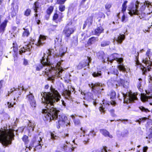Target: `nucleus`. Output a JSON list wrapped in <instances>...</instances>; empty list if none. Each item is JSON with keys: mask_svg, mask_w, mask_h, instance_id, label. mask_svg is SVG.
Listing matches in <instances>:
<instances>
[{"mask_svg": "<svg viewBox=\"0 0 152 152\" xmlns=\"http://www.w3.org/2000/svg\"><path fill=\"white\" fill-rule=\"evenodd\" d=\"M51 92L41 93L42 97L41 103L45 106V108L42 110L43 114V119L46 121L50 122L52 120H57L60 125H64L67 118L64 116L58 115L59 111L54 107V104L60 100L61 96L58 91L51 86Z\"/></svg>", "mask_w": 152, "mask_h": 152, "instance_id": "nucleus-1", "label": "nucleus"}, {"mask_svg": "<svg viewBox=\"0 0 152 152\" xmlns=\"http://www.w3.org/2000/svg\"><path fill=\"white\" fill-rule=\"evenodd\" d=\"M61 64V63L59 62L57 63L56 67L51 69L50 66H48L50 64V62L47 59H45V57H42V59L41 60L40 63L37 67L36 70L39 71L43 67L47 66L48 67L45 69V74L48 77L49 80H53L54 78L60 77L61 76L63 69L60 66Z\"/></svg>", "mask_w": 152, "mask_h": 152, "instance_id": "nucleus-2", "label": "nucleus"}, {"mask_svg": "<svg viewBox=\"0 0 152 152\" xmlns=\"http://www.w3.org/2000/svg\"><path fill=\"white\" fill-rule=\"evenodd\" d=\"M14 134L11 131H1L0 132V142L5 146L11 144L12 140H14Z\"/></svg>", "mask_w": 152, "mask_h": 152, "instance_id": "nucleus-3", "label": "nucleus"}, {"mask_svg": "<svg viewBox=\"0 0 152 152\" xmlns=\"http://www.w3.org/2000/svg\"><path fill=\"white\" fill-rule=\"evenodd\" d=\"M118 54L116 53H114L111 56L113 59H111L107 57V55L104 57V58L102 60V61L104 63H106L107 62H110L111 63L113 62V61L115 60L120 64L118 66V69L120 70L123 72H127L126 69L124 66H123V64H121V63L123 61V59L122 58H118Z\"/></svg>", "mask_w": 152, "mask_h": 152, "instance_id": "nucleus-4", "label": "nucleus"}, {"mask_svg": "<svg viewBox=\"0 0 152 152\" xmlns=\"http://www.w3.org/2000/svg\"><path fill=\"white\" fill-rule=\"evenodd\" d=\"M122 94L124 97V103L127 104L134 102L137 99L136 95L132 92H128L126 94L122 93Z\"/></svg>", "mask_w": 152, "mask_h": 152, "instance_id": "nucleus-5", "label": "nucleus"}, {"mask_svg": "<svg viewBox=\"0 0 152 152\" xmlns=\"http://www.w3.org/2000/svg\"><path fill=\"white\" fill-rule=\"evenodd\" d=\"M42 139L40 137H37L33 140L32 144L31 145L29 146L28 147L26 146V148H28L29 150L32 148V147H35L34 148V151H36L37 149H40L42 148Z\"/></svg>", "mask_w": 152, "mask_h": 152, "instance_id": "nucleus-6", "label": "nucleus"}, {"mask_svg": "<svg viewBox=\"0 0 152 152\" xmlns=\"http://www.w3.org/2000/svg\"><path fill=\"white\" fill-rule=\"evenodd\" d=\"M90 87L92 90L95 93H101V91L104 90L105 85L104 84L97 83H92Z\"/></svg>", "mask_w": 152, "mask_h": 152, "instance_id": "nucleus-7", "label": "nucleus"}, {"mask_svg": "<svg viewBox=\"0 0 152 152\" xmlns=\"http://www.w3.org/2000/svg\"><path fill=\"white\" fill-rule=\"evenodd\" d=\"M142 62L145 64V66L140 64V68L142 70L143 74H145V73L147 72V70L149 71L151 70V68L150 67L152 66V63L150 60H149L148 58L143 59Z\"/></svg>", "mask_w": 152, "mask_h": 152, "instance_id": "nucleus-8", "label": "nucleus"}, {"mask_svg": "<svg viewBox=\"0 0 152 152\" xmlns=\"http://www.w3.org/2000/svg\"><path fill=\"white\" fill-rule=\"evenodd\" d=\"M139 2L137 1L135 4L131 3L130 6L128 8V10H129V14L132 16L133 15H138V8Z\"/></svg>", "mask_w": 152, "mask_h": 152, "instance_id": "nucleus-9", "label": "nucleus"}, {"mask_svg": "<svg viewBox=\"0 0 152 152\" xmlns=\"http://www.w3.org/2000/svg\"><path fill=\"white\" fill-rule=\"evenodd\" d=\"M71 22H69L66 26L64 29L63 33L67 37H69L71 34L74 31V29L73 27L70 26L72 25Z\"/></svg>", "mask_w": 152, "mask_h": 152, "instance_id": "nucleus-10", "label": "nucleus"}, {"mask_svg": "<svg viewBox=\"0 0 152 152\" xmlns=\"http://www.w3.org/2000/svg\"><path fill=\"white\" fill-rule=\"evenodd\" d=\"M110 104L115 106L116 104V102L114 101H112L111 102H107L104 100L103 102V104H101L99 107V110L101 112H105V108H108Z\"/></svg>", "mask_w": 152, "mask_h": 152, "instance_id": "nucleus-11", "label": "nucleus"}, {"mask_svg": "<svg viewBox=\"0 0 152 152\" xmlns=\"http://www.w3.org/2000/svg\"><path fill=\"white\" fill-rule=\"evenodd\" d=\"M29 93V94L26 96V99L29 102L31 107L34 108L36 107V102L33 94L31 93L30 91Z\"/></svg>", "mask_w": 152, "mask_h": 152, "instance_id": "nucleus-12", "label": "nucleus"}, {"mask_svg": "<svg viewBox=\"0 0 152 152\" xmlns=\"http://www.w3.org/2000/svg\"><path fill=\"white\" fill-rule=\"evenodd\" d=\"M146 94H142L141 96V99L143 102L148 101V99L152 98V91L148 90L145 91Z\"/></svg>", "mask_w": 152, "mask_h": 152, "instance_id": "nucleus-13", "label": "nucleus"}, {"mask_svg": "<svg viewBox=\"0 0 152 152\" xmlns=\"http://www.w3.org/2000/svg\"><path fill=\"white\" fill-rule=\"evenodd\" d=\"M32 43V44H34L33 42ZM31 44V42L27 45H25L22 48H21L19 51V54L20 55H22V53H25L26 51H30L31 50L33 47Z\"/></svg>", "mask_w": 152, "mask_h": 152, "instance_id": "nucleus-14", "label": "nucleus"}, {"mask_svg": "<svg viewBox=\"0 0 152 152\" xmlns=\"http://www.w3.org/2000/svg\"><path fill=\"white\" fill-rule=\"evenodd\" d=\"M87 59H88L86 60V62L82 61L79 63L77 66V68L78 69H80L86 66H89V63L91 62V59L88 57H87Z\"/></svg>", "mask_w": 152, "mask_h": 152, "instance_id": "nucleus-15", "label": "nucleus"}, {"mask_svg": "<svg viewBox=\"0 0 152 152\" xmlns=\"http://www.w3.org/2000/svg\"><path fill=\"white\" fill-rule=\"evenodd\" d=\"M67 144H68V143L67 142H66L65 143L61 145V148L66 151V152H72L73 150V149L72 148V147L71 145L68 146Z\"/></svg>", "mask_w": 152, "mask_h": 152, "instance_id": "nucleus-16", "label": "nucleus"}, {"mask_svg": "<svg viewBox=\"0 0 152 152\" xmlns=\"http://www.w3.org/2000/svg\"><path fill=\"white\" fill-rule=\"evenodd\" d=\"M46 37L45 36L40 35L39 37L37 42L35 44V45L37 46L42 45L45 42L44 41L46 40Z\"/></svg>", "mask_w": 152, "mask_h": 152, "instance_id": "nucleus-17", "label": "nucleus"}, {"mask_svg": "<svg viewBox=\"0 0 152 152\" xmlns=\"http://www.w3.org/2000/svg\"><path fill=\"white\" fill-rule=\"evenodd\" d=\"M55 53V51L53 49H50L48 50L47 52V54L46 55L44 53V56L43 57H44L45 58V59H47L48 60V59L49 58V57L50 56H52L53 57H54Z\"/></svg>", "mask_w": 152, "mask_h": 152, "instance_id": "nucleus-18", "label": "nucleus"}, {"mask_svg": "<svg viewBox=\"0 0 152 152\" xmlns=\"http://www.w3.org/2000/svg\"><path fill=\"white\" fill-rule=\"evenodd\" d=\"M71 117L73 120V121L75 124V125H78L80 124V122L79 118L80 117H78L75 115H72L71 116Z\"/></svg>", "mask_w": 152, "mask_h": 152, "instance_id": "nucleus-19", "label": "nucleus"}, {"mask_svg": "<svg viewBox=\"0 0 152 152\" xmlns=\"http://www.w3.org/2000/svg\"><path fill=\"white\" fill-rule=\"evenodd\" d=\"M44 4V0H38L34 3L35 8L34 10L35 12H37V9L38 8L39 6H41Z\"/></svg>", "mask_w": 152, "mask_h": 152, "instance_id": "nucleus-20", "label": "nucleus"}, {"mask_svg": "<svg viewBox=\"0 0 152 152\" xmlns=\"http://www.w3.org/2000/svg\"><path fill=\"white\" fill-rule=\"evenodd\" d=\"M118 83L121 84L124 88H127L129 84V81L127 80H124L122 79H120L118 81Z\"/></svg>", "mask_w": 152, "mask_h": 152, "instance_id": "nucleus-21", "label": "nucleus"}, {"mask_svg": "<svg viewBox=\"0 0 152 152\" xmlns=\"http://www.w3.org/2000/svg\"><path fill=\"white\" fill-rule=\"evenodd\" d=\"M8 20L5 19L4 21L0 25V33H4V31L5 28L7 25Z\"/></svg>", "mask_w": 152, "mask_h": 152, "instance_id": "nucleus-22", "label": "nucleus"}, {"mask_svg": "<svg viewBox=\"0 0 152 152\" xmlns=\"http://www.w3.org/2000/svg\"><path fill=\"white\" fill-rule=\"evenodd\" d=\"M125 35L124 34H120L117 38H115V40L119 44H121L123 41L125 39Z\"/></svg>", "mask_w": 152, "mask_h": 152, "instance_id": "nucleus-23", "label": "nucleus"}, {"mask_svg": "<svg viewBox=\"0 0 152 152\" xmlns=\"http://www.w3.org/2000/svg\"><path fill=\"white\" fill-rule=\"evenodd\" d=\"M100 132L105 137H108L110 138H112L113 136L112 135H110L109 132L106 129H104L100 130Z\"/></svg>", "mask_w": 152, "mask_h": 152, "instance_id": "nucleus-24", "label": "nucleus"}, {"mask_svg": "<svg viewBox=\"0 0 152 152\" xmlns=\"http://www.w3.org/2000/svg\"><path fill=\"white\" fill-rule=\"evenodd\" d=\"M104 29L102 27H99L96 28L94 30V34L99 36L100 34L103 32Z\"/></svg>", "mask_w": 152, "mask_h": 152, "instance_id": "nucleus-25", "label": "nucleus"}, {"mask_svg": "<svg viewBox=\"0 0 152 152\" xmlns=\"http://www.w3.org/2000/svg\"><path fill=\"white\" fill-rule=\"evenodd\" d=\"M98 38L97 37H92L88 39V44L89 45H91L92 44L98 41Z\"/></svg>", "mask_w": 152, "mask_h": 152, "instance_id": "nucleus-26", "label": "nucleus"}, {"mask_svg": "<svg viewBox=\"0 0 152 152\" xmlns=\"http://www.w3.org/2000/svg\"><path fill=\"white\" fill-rule=\"evenodd\" d=\"M35 125L36 124H35V123L34 121H29V123L28 124V129L29 131H33Z\"/></svg>", "mask_w": 152, "mask_h": 152, "instance_id": "nucleus-27", "label": "nucleus"}, {"mask_svg": "<svg viewBox=\"0 0 152 152\" xmlns=\"http://www.w3.org/2000/svg\"><path fill=\"white\" fill-rule=\"evenodd\" d=\"M63 95L67 99H69L71 98V92L69 90H65L63 93Z\"/></svg>", "mask_w": 152, "mask_h": 152, "instance_id": "nucleus-28", "label": "nucleus"}, {"mask_svg": "<svg viewBox=\"0 0 152 152\" xmlns=\"http://www.w3.org/2000/svg\"><path fill=\"white\" fill-rule=\"evenodd\" d=\"M109 73L117 75L118 74V70L117 69H115L113 66L110 69V72H108V74Z\"/></svg>", "mask_w": 152, "mask_h": 152, "instance_id": "nucleus-29", "label": "nucleus"}, {"mask_svg": "<svg viewBox=\"0 0 152 152\" xmlns=\"http://www.w3.org/2000/svg\"><path fill=\"white\" fill-rule=\"evenodd\" d=\"M92 75L94 77H99L101 78L102 77V73L101 71L95 72L92 74Z\"/></svg>", "mask_w": 152, "mask_h": 152, "instance_id": "nucleus-30", "label": "nucleus"}, {"mask_svg": "<svg viewBox=\"0 0 152 152\" xmlns=\"http://www.w3.org/2000/svg\"><path fill=\"white\" fill-rule=\"evenodd\" d=\"M106 56V55L102 51L99 52L97 54L98 58L102 60L104 58V57H105Z\"/></svg>", "mask_w": 152, "mask_h": 152, "instance_id": "nucleus-31", "label": "nucleus"}, {"mask_svg": "<svg viewBox=\"0 0 152 152\" xmlns=\"http://www.w3.org/2000/svg\"><path fill=\"white\" fill-rule=\"evenodd\" d=\"M13 50L14 53H13V56L14 58V60L15 61L17 59L18 49L16 47H13Z\"/></svg>", "mask_w": 152, "mask_h": 152, "instance_id": "nucleus-32", "label": "nucleus"}, {"mask_svg": "<svg viewBox=\"0 0 152 152\" xmlns=\"http://www.w3.org/2000/svg\"><path fill=\"white\" fill-rule=\"evenodd\" d=\"M62 41V38L61 36L56 37L55 39V44L57 45L60 44Z\"/></svg>", "mask_w": 152, "mask_h": 152, "instance_id": "nucleus-33", "label": "nucleus"}, {"mask_svg": "<svg viewBox=\"0 0 152 152\" xmlns=\"http://www.w3.org/2000/svg\"><path fill=\"white\" fill-rule=\"evenodd\" d=\"M110 42L108 41H104L101 43V46L102 47H104L110 44Z\"/></svg>", "mask_w": 152, "mask_h": 152, "instance_id": "nucleus-34", "label": "nucleus"}, {"mask_svg": "<svg viewBox=\"0 0 152 152\" xmlns=\"http://www.w3.org/2000/svg\"><path fill=\"white\" fill-rule=\"evenodd\" d=\"M53 7L50 6L47 10V14L50 15L53 12Z\"/></svg>", "mask_w": 152, "mask_h": 152, "instance_id": "nucleus-35", "label": "nucleus"}, {"mask_svg": "<svg viewBox=\"0 0 152 152\" xmlns=\"http://www.w3.org/2000/svg\"><path fill=\"white\" fill-rule=\"evenodd\" d=\"M24 31L23 32V36L24 37H28L29 34L30 33L29 30L27 29L24 28Z\"/></svg>", "mask_w": 152, "mask_h": 152, "instance_id": "nucleus-36", "label": "nucleus"}, {"mask_svg": "<svg viewBox=\"0 0 152 152\" xmlns=\"http://www.w3.org/2000/svg\"><path fill=\"white\" fill-rule=\"evenodd\" d=\"M151 3L149 2L148 1H145L144 3V4L142 6V8L144 9L146 6L148 7L149 6H151Z\"/></svg>", "mask_w": 152, "mask_h": 152, "instance_id": "nucleus-37", "label": "nucleus"}, {"mask_svg": "<svg viewBox=\"0 0 152 152\" xmlns=\"http://www.w3.org/2000/svg\"><path fill=\"white\" fill-rule=\"evenodd\" d=\"M139 108L142 112L146 113L150 112V110L146 108L143 106H140L139 107Z\"/></svg>", "mask_w": 152, "mask_h": 152, "instance_id": "nucleus-38", "label": "nucleus"}, {"mask_svg": "<svg viewBox=\"0 0 152 152\" xmlns=\"http://www.w3.org/2000/svg\"><path fill=\"white\" fill-rule=\"evenodd\" d=\"M127 2V1H125L124 2L123 4L122 5V11L123 12H124V11H126V7H127L126 4Z\"/></svg>", "mask_w": 152, "mask_h": 152, "instance_id": "nucleus-39", "label": "nucleus"}, {"mask_svg": "<svg viewBox=\"0 0 152 152\" xmlns=\"http://www.w3.org/2000/svg\"><path fill=\"white\" fill-rule=\"evenodd\" d=\"M146 55L148 57L149 59V60H151V58L152 56V53L151 52L150 50L149 49H148L147 50L146 53Z\"/></svg>", "mask_w": 152, "mask_h": 152, "instance_id": "nucleus-40", "label": "nucleus"}, {"mask_svg": "<svg viewBox=\"0 0 152 152\" xmlns=\"http://www.w3.org/2000/svg\"><path fill=\"white\" fill-rule=\"evenodd\" d=\"M59 10L61 12L64 11L65 9V7L64 5L63 4L60 5L58 7Z\"/></svg>", "mask_w": 152, "mask_h": 152, "instance_id": "nucleus-41", "label": "nucleus"}, {"mask_svg": "<svg viewBox=\"0 0 152 152\" xmlns=\"http://www.w3.org/2000/svg\"><path fill=\"white\" fill-rule=\"evenodd\" d=\"M50 136L51 138L53 140H56L58 138V137L55 135L52 132L50 133Z\"/></svg>", "mask_w": 152, "mask_h": 152, "instance_id": "nucleus-42", "label": "nucleus"}, {"mask_svg": "<svg viewBox=\"0 0 152 152\" xmlns=\"http://www.w3.org/2000/svg\"><path fill=\"white\" fill-rule=\"evenodd\" d=\"M116 94L115 92L114 91H112L110 94V99H114L115 98Z\"/></svg>", "mask_w": 152, "mask_h": 152, "instance_id": "nucleus-43", "label": "nucleus"}, {"mask_svg": "<svg viewBox=\"0 0 152 152\" xmlns=\"http://www.w3.org/2000/svg\"><path fill=\"white\" fill-rule=\"evenodd\" d=\"M142 82V80L141 78L138 79V81L137 82V87L138 89H141L140 87L141 86V83Z\"/></svg>", "mask_w": 152, "mask_h": 152, "instance_id": "nucleus-44", "label": "nucleus"}, {"mask_svg": "<svg viewBox=\"0 0 152 152\" xmlns=\"http://www.w3.org/2000/svg\"><path fill=\"white\" fill-rule=\"evenodd\" d=\"M28 137L26 135H24L22 138L23 140L26 143H28Z\"/></svg>", "mask_w": 152, "mask_h": 152, "instance_id": "nucleus-45", "label": "nucleus"}, {"mask_svg": "<svg viewBox=\"0 0 152 152\" xmlns=\"http://www.w3.org/2000/svg\"><path fill=\"white\" fill-rule=\"evenodd\" d=\"M63 50H60L59 53V55L60 56H64L66 52V50L65 49L63 51Z\"/></svg>", "mask_w": 152, "mask_h": 152, "instance_id": "nucleus-46", "label": "nucleus"}, {"mask_svg": "<svg viewBox=\"0 0 152 152\" xmlns=\"http://www.w3.org/2000/svg\"><path fill=\"white\" fill-rule=\"evenodd\" d=\"M31 12V10L30 9H28L25 11L24 15L26 16H28L30 14Z\"/></svg>", "mask_w": 152, "mask_h": 152, "instance_id": "nucleus-47", "label": "nucleus"}, {"mask_svg": "<svg viewBox=\"0 0 152 152\" xmlns=\"http://www.w3.org/2000/svg\"><path fill=\"white\" fill-rule=\"evenodd\" d=\"M96 133L94 130H92L90 132L88 136L91 135L92 137H94L96 135Z\"/></svg>", "mask_w": 152, "mask_h": 152, "instance_id": "nucleus-48", "label": "nucleus"}, {"mask_svg": "<svg viewBox=\"0 0 152 152\" xmlns=\"http://www.w3.org/2000/svg\"><path fill=\"white\" fill-rule=\"evenodd\" d=\"M92 16H90L87 19V20H88V22H89L91 24L92 23Z\"/></svg>", "mask_w": 152, "mask_h": 152, "instance_id": "nucleus-49", "label": "nucleus"}, {"mask_svg": "<svg viewBox=\"0 0 152 152\" xmlns=\"http://www.w3.org/2000/svg\"><path fill=\"white\" fill-rule=\"evenodd\" d=\"M58 17V15L57 13H55L54 14L53 16V20H56L57 19Z\"/></svg>", "mask_w": 152, "mask_h": 152, "instance_id": "nucleus-50", "label": "nucleus"}, {"mask_svg": "<svg viewBox=\"0 0 152 152\" xmlns=\"http://www.w3.org/2000/svg\"><path fill=\"white\" fill-rule=\"evenodd\" d=\"M107 147H106L104 146H103L102 149H101V152H104V151L105 152H107Z\"/></svg>", "mask_w": 152, "mask_h": 152, "instance_id": "nucleus-51", "label": "nucleus"}, {"mask_svg": "<svg viewBox=\"0 0 152 152\" xmlns=\"http://www.w3.org/2000/svg\"><path fill=\"white\" fill-rule=\"evenodd\" d=\"M111 5L110 4H107L105 6V7L106 9L109 10L111 7Z\"/></svg>", "mask_w": 152, "mask_h": 152, "instance_id": "nucleus-52", "label": "nucleus"}, {"mask_svg": "<svg viewBox=\"0 0 152 152\" xmlns=\"http://www.w3.org/2000/svg\"><path fill=\"white\" fill-rule=\"evenodd\" d=\"M7 106L9 108L11 107H13V105L11 103H10V102H7Z\"/></svg>", "mask_w": 152, "mask_h": 152, "instance_id": "nucleus-53", "label": "nucleus"}, {"mask_svg": "<svg viewBox=\"0 0 152 152\" xmlns=\"http://www.w3.org/2000/svg\"><path fill=\"white\" fill-rule=\"evenodd\" d=\"M122 121V122L124 124H126V123L125 121H128V120L127 119H122V120H121L120 119H119V120H117V121Z\"/></svg>", "mask_w": 152, "mask_h": 152, "instance_id": "nucleus-54", "label": "nucleus"}, {"mask_svg": "<svg viewBox=\"0 0 152 152\" xmlns=\"http://www.w3.org/2000/svg\"><path fill=\"white\" fill-rule=\"evenodd\" d=\"M148 149V147L147 146L144 147L142 149L143 152H147Z\"/></svg>", "mask_w": 152, "mask_h": 152, "instance_id": "nucleus-55", "label": "nucleus"}, {"mask_svg": "<svg viewBox=\"0 0 152 152\" xmlns=\"http://www.w3.org/2000/svg\"><path fill=\"white\" fill-rule=\"evenodd\" d=\"M14 88H13V89H12L10 90H11V91L10 92V91H8V94L7 95H6V96H9L10 95V93L12 92H13V91H14V90H15V89H14Z\"/></svg>", "mask_w": 152, "mask_h": 152, "instance_id": "nucleus-56", "label": "nucleus"}, {"mask_svg": "<svg viewBox=\"0 0 152 152\" xmlns=\"http://www.w3.org/2000/svg\"><path fill=\"white\" fill-rule=\"evenodd\" d=\"M126 17L124 14L123 15L122 17L121 21L122 22H124L125 20Z\"/></svg>", "mask_w": 152, "mask_h": 152, "instance_id": "nucleus-57", "label": "nucleus"}, {"mask_svg": "<svg viewBox=\"0 0 152 152\" xmlns=\"http://www.w3.org/2000/svg\"><path fill=\"white\" fill-rule=\"evenodd\" d=\"M110 112L112 114V115L113 116H114V109L110 110Z\"/></svg>", "mask_w": 152, "mask_h": 152, "instance_id": "nucleus-58", "label": "nucleus"}, {"mask_svg": "<svg viewBox=\"0 0 152 152\" xmlns=\"http://www.w3.org/2000/svg\"><path fill=\"white\" fill-rule=\"evenodd\" d=\"M23 64L25 65H27L28 64V62L27 60L24 59L23 61Z\"/></svg>", "mask_w": 152, "mask_h": 152, "instance_id": "nucleus-59", "label": "nucleus"}, {"mask_svg": "<svg viewBox=\"0 0 152 152\" xmlns=\"http://www.w3.org/2000/svg\"><path fill=\"white\" fill-rule=\"evenodd\" d=\"M3 82L4 81L3 80H1L0 81V88H1L2 87Z\"/></svg>", "mask_w": 152, "mask_h": 152, "instance_id": "nucleus-60", "label": "nucleus"}, {"mask_svg": "<svg viewBox=\"0 0 152 152\" xmlns=\"http://www.w3.org/2000/svg\"><path fill=\"white\" fill-rule=\"evenodd\" d=\"M144 118L140 119L139 120H137V121H136L137 122H138L139 123V124H140V122H141V121H142V120H144Z\"/></svg>", "mask_w": 152, "mask_h": 152, "instance_id": "nucleus-61", "label": "nucleus"}, {"mask_svg": "<svg viewBox=\"0 0 152 152\" xmlns=\"http://www.w3.org/2000/svg\"><path fill=\"white\" fill-rule=\"evenodd\" d=\"M62 102V104L63 105L64 107L66 106V103L63 100H62L61 101Z\"/></svg>", "mask_w": 152, "mask_h": 152, "instance_id": "nucleus-62", "label": "nucleus"}, {"mask_svg": "<svg viewBox=\"0 0 152 152\" xmlns=\"http://www.w3.org/2000/svg\"><path fill=\"white\" fill-rule=\"evenodd\" d=\"M86 21H85L84 24H83V28L84 29L85 27L86 26Z\"/></svg>", "mask_w": 152, "mask_h": 152, "instance_id": "nucleus-63", "label": "nucleus"}, {"mask_svg": "<svg viewBox=\"0 0 152 152\" xmlns=\"http://www.w3.org/2000/svg\"><path fill=\"white\" fill-rule=\"evenodd\" d=\"M88 94L90 96V98H92V96H93L92 94L91 93H88Z\"/></svg>", "mask_w": 152, "mask_h": 152, "instance_id": "nucleus-64", "label": "nucleus"}]
</instances>
